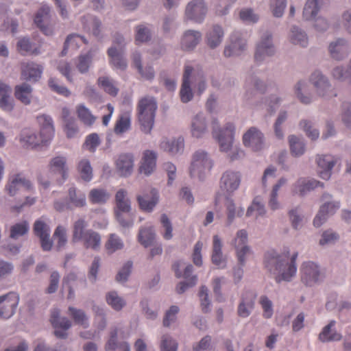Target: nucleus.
<instances>
[{"label": "nucleus", "mask_w": 351, "mask_h": 351, "mask_svg": "<svg viewBox=\"0 0 351 351\" xmlns=\"http://www.w3.org/2000/svg\"><path fill=\"white\" fill-rule=\"evenodd\" d=\"M53 237L56 242V247L58 250L62 249L67 243L66 229L62 226H58Z\"/></svg>", "instance_id": "nucleus-48"}, {"label": "nucleus", "mask_w": 351, "mask_h": 351, "mask_svg": "<svg viewBox=\"0 0 351 351\" xmlns=\"http://www.w3.org/2000/svg\"><path fill=\"white\" fill-rule=\"evenodd\" d=\"M105 246L108 252L112 253L116 250L121 249L123 247V243L118 236L111 234Z\"/></svg>", "instance_id": "nucleus-62"}, {"label": "nucleus", "mask_w": 351, "mask_h": 351, "mask_svg": "<svg viewBox=\"0 0 351 351\" xmlns=\"http://www.w3.org/2000/svg\"><path fill=\"white\" fill-rule=\"evenodd\" d=\"M19 302V295L11 292L0 296V317L8 319L15 313Z\"/></svg>", "instance_id": "nucleus-9"}, {"label": "nucleus", "mask_w": 351, "mask_h": 351, "mask_svg": "<svg viewBox=\"0 0 351 351\" xmlns=\"http://www.w3.org/2000/svg\"><path fill=\"white\" fill-rule=\"evenodd\" d=\"M290 38L291 43L294 45H298L304 47L308 44V38L306 34L295 27H293L291 29Z\"/></svg>", "instance_id": "nucleus-52"}, {"label": "nucleus", "mask_w": 351, "mask_h": 351, "mask_svg": "<svg viewBox=\"0 0 351 351\" xmlns=\"http://www.w3.org/2000/svg\"><path fill=\"white\" fill-rule=\"evenodd\" d=\"M77 170L84 180L90 181L92 179V167L88 159H82L79 162Z\"/></svg>", "instance_id": "nucleus-53"}, {"label": "nucleus", "mask_w": 351, "mask_h": 351, "mask_svg": "<svg viewBox=\"0 0 351 351\" xmlns=\"http://www.w3.org/2000/svg\"><path fill=\"white\" fill-rule=\"evenodd\" d=\"M206 7L202 0H193L186 6L185 14L188 19L201 23L206 14Z\"/></svg>", "instance_id": "nucleus-16"}, {"label": "nucleus", "mask_w": 351, "mask_h": 351, "mask_svg": "<svg viewBox=\"0 0 351 351\" xmlns=\"http://www.w3.org/2000/svg\"><path fill=\"white\" fill-rule=\"evenodd\" d=\"M241 183V176L237 172L226 171L221 178V195L228 196L236 191Z\"/></svg>", "instance_id": "nucleus-11"}, {"label": "nucleus", "mask_w": 351, "mask_h": 351, "mask_svg": "<svg viewBox=\"0 0 351 351\" xmlns=\"http://www.w3.org/2000/svg\"><path fill=\"white\" fill-rule=\"evenodd\" d=\"M329 51L332 58L341 60L348 55V47L343 40L339 39L330 45Z\"/></svg>", "instance_id": "nucleus-35"}, {"label": "nucleus", "mask_w": 351, "mask_h": 351, "mask_svg": "<svg viewBox=\"0 0 351 351\" xmlns=\"http://www.w3.org/2000/svg\"><path fill=\"white\" fill-rule=\"evenodd\" d=\"M158 193L155 189H149L147 193L137 197L140 208L147 212H151L158 202Z\"/></svg>", "instance_id": "nucleus-20"}, {"label": "nucleus", "mask_w": 351, "mask_h": 351, "mask_svg": "<svg viewBox=\"0 0 351 351\" xmlns=\"http://www.w3.org/2000/svg\"><path fill=\"white\" fill-rule=\"evenodd\" d=\"M98 84L105 92L112 96H116L118 88L114 86L113 82L108 77H100L98 79Z\"/></svg>", "instance_id": "nucleus-57"}, {"label": "nucleus", "mask_w": 351, "mask_h": 351, "mask_svg": "<svg viewBox=\"0 0 351 351\" xmlns=\"http://www.w3.org/2000/svg\"><path fill=\"white\" fill-rule=\"evenodd\" d=\"M117 330L114 329L110 332V339L106 344V351H130V346L126 342L118 343L117 342Z\"/></svg>", "instance_id": "nucleus-40"}, {"label": "nucleus", "mask_w": 351, "mask_h": 351, "mask_svg": "<svg viewBox=\"0 0 351 351\" xmlns=\"http://www.w3.org/2000/svg\"><path fill=\"white\" fill-rule=\"evenodd\" d=\"M160 147L165 152L171 155H174L182 150L184 148V139L179 137L177 139L163 141L160 143Z\"/></svg>", "instance_id": "nucleus-42"}, {"label": "nucleus", "mask_w": 351, "mask_h": 351, "mask_svg": "<svg viewBox=\"0 0 351 351\" xmlns=\"http://www.w3.org/2000/svg\"><path fill=\"white\" fill-rule=\"evenodd\" d=\"M76 114L78 119L87 126H92L97 119V117L84 104L76 106Z\"/></svg>", "instance_id": "nucleus-41"}, {"label": "nucleus", "mask_w": 351, "mask_h": 351, "mask_svg": "<svg viewBox=\"0 0 351 351\" xmlns=\"http://www.w3.org/2000/svg\"><path fill=\"white\" fill-rule=\"evenodd\" d=\"M34 23L45 34L51 35L53 28L51 25L50 8L47 5H43L36 14Z\"/></svg>", "instance_id": "nucleus-15"}, {"label": "nucleus", "mask_w": 351, "mask_h": 351, "mask_svg": "<svg viewBox=\"0 0 351 351\" xmlns=\"http://www.w3.org/2000/svg\"><path fill=\"white\" fill-rule=\"evenodd\" d=\"M213 167V162L203 150L197 151L193 156L190 167V176L191 178H197L202 180L208 174Z\"/></svg>", "instance_id": "nucleus-4"}, {"label": "nucleus", "mask_w": 351, "mask_h": 351, "mask_svg": "<svg viewBox=\"0 0 351 351\" xmlns=\"http://www.w3.org/2000/svg\"><path fill=\"white\" fill-rule=\"evenodd\" d=\"M37 121L40 125L39 135L30 129H24L21 132L19 142L25 148L46 145L53 136L54 127L51 117L43 114L37 117Z\"/></svg>", "instance_id": "nucleus-2"}, {"label": "nucleus", "mask_w": 351, "mask_h": 351, "mask_svg": "<svg viewBox=\"0 0 351 351\" xmlns=\"http://www.w3.org/2000/svg\"><path fill=\"white\" fill-rule=\"evenodd\" d=\"M66 160L63 156L53 158L49 164V173L51 178L60 182L64 181L67 177L68 168L66 167Z\"/></svg>", "instance_id": "nucleus-13"}, {"label": "nucleus", "mask_w": 351, "mask_h": 351, "mask_svg": "<svg viewBox=\"0 0 351 351\" xmlns=\"http://www.w3.org/2000/svg\"><path fill=\"white\" fill-rule=\"evenodd\" d=\"M318 167L321 169L319 171V176L324 180H328L331 176V171L337 162V160L330 155H323L317 159Z\"/></svg>", "instance_id": "nucleus-24"}, {"label": "nucleus", "mask_w": 351, "mask_h": 351, "mask_svg": "<svg viewBox=\"0 0 351 351\" xmlns=\"http://www.w3.org/2000/svg\"><path fill=\"white\" fill-rule=\"evenodd\" d=\"M245 41L241 38L240 33L235 32L231 36V44L225 47L224 56H238L245 49Z\"/></svg>", "instance_id": "nucleus-25"}, {"label": "nucleus", "mask_w": 351, "mask_h": 351, "mask_svg": "<svg viewBox=\"0 0 351 351\" xmlns=\"http://www.w3.org/2000/svg\"><path fill=\"white\" fill-rule=\"evenodd\" d=\"M34 233L40 239L41 247L44 251H49L53 246V242L50 239V228L43 219L35 221L33 228Z\"/></svg>", "instance_id": "nucleus-10"}, {"label": "nucleus", "mask_w": 351, "mask_h": 351, "mask_svg": "<svg viewBox=\"0 0 351 351\" xmlns=\"http://www.w3.org/2000/svg\"><path fill=\"white\" fill-rule=\"evenodd\" d=\"M289 145L291 154L295 156H300L304 152V145L295 136H290L289 137Z\"/></svg>", "instance_id": "nucleus-56"}, {"label": "nucleus", "mask_w": 351, "mask_h": 351, "mask_svg": "<svg viewBox=\"0 0 351 351\" xmlns=\"http://www.w3.org/2000/svg\"><path fill=\"white\" fill-rule=\"evenodd\" d=\"M206 122L204 118L199 114L194 117L191 124V134L195 138H200L205 133Z\"/></svg>", "instance_id": "nucleus-46"}, {"label": "nucleus", "mask_w": 351, "mask_h": 351, "mask_svg": "<svg viewBox=\"0 0 351 351\" xmlns=\"http://www.w3.org/2000/svg\"><path fill=\"white\" fill-rule=\"evenodd\" d=\"M323 186V184L314 179L306 180L305 178L299 179L293 189V193L304 195L306 192L317 187L318 186Z\"/></svg>", "instance_id": "nucleus-33"}, {"label": "nucleus", "mask_w": 351, "mask_h": 351, "mask_svg": "<svg viewBox=\"0 0 351 351\" xmlns=\"http://www.w3.org/2000/svg\"><path fill=\"white\" fill-rule=\"evenodd\" d=\"M41 65L34 62H23L21 64V78L23 80L37 82L43 73Z\"/></svg>", "instance_id": "nucleus-19"}, {"label": "nucleus", "mask_w": 351, "mask_h": 351, "mask_svg": "<svg viewBox=\"0 0 351 351\" xmlns=\"http://www.w3.org/2000/svg\"><path fill=\"white\" fill-rule=\"evenodd\" d=\"M32 88L30 85L23 83L14 88V97L24 105H29L32 98Z\"/></svg>", "instance_id": "nucleus-34"}, {"label": "nucleus", "mask_w": 351, "mask_h": 351, "mask_svg": "<svg viewBox=\"0 0 351 351\" xmlns=\"http://www.w3.org/2000/svg\"><path fill=\"white\" fill-rule=\"evenodd\" d=\"M339 207V202H328L323 204L313 220V225L315 227L321 226L327 217L333 215Z\"/></svg>", "instance_id": "nucleus-23"}, {"label": "nucleus", "mask_w": 351, "mask_h": 351, "mask_svg": "<svg viewBox=\"0 0 351 351\" xmlns=\"http://www.w3.org/2000/svg\"><path fill=\"white\" fill-rule=\"evenodd\" d=\"M92 58L93 55L90 51L86 55L79 56L76 67L80 73H84L88 71Z\"/></svg>", "instance_id": "nucleus-61"}, {"label": "nucleus", "mask_w": 351, "mask_h": 351, "mask_svg": "<svg viewBox=\"0 0 351 351\" xmlns=\"http://www.w3.org/2000/svg\"><path fill=\"white\" fill-rule=\"evenodd\" d=\"M5 189L9 195L14 196L21 190L31 191L32 185L29 180L21 174H17L10 179Z\"/></svg>", "instance_id": "nucleus-18"}, {"label": "nucleus", "mask_w": 351, "mask_h": 351, "mask_svg": "<svg viewBox=\"0 0 351 351\" xmlns=\"http://www.w3.org/2000/svg\"><path fill=\"white\" fill-rule=\"evenodd\" d=\"M161 351H177L178 343L169 335H164L160 343Z\"/></svg>", "instance_id": "nucleus-64"}, {"label": "nucleus", "mask_w": 351, "mask_h": 351, "mask_svg": "<svg viewBox=\"0 0 351 351\" xmlns=\"http://www.w3.org/2000/svg\"><path fill=\"white\" fill-rule=\"evenodd\" d=\"M274 51V47L271 41V35L266 34L257 45L254 56L255 61L260 62L265 60L266 56H272Z\"/></svg>", "instance_id": "nucleus-22"}, {"label": "nucleus", "mask_w": 351, "mask_h": 351, "mask_svg": "<svg viewBox=\"0 0 351 351\" xmlns=\"http://www.w3.org/2000/svg\"><path fill=\"white\" fill-rule=\"evenodd\" d=\"M130 128L131 114L129 112H124L118 117L114 127V132L120 135L128 131Z\"/></svg>", "instance_id": "nucleus-37"}, {"label": "nucleus", "mask_w": 351, "mask_h": 351, "mask_svg": "<svg viewBox=\"0 0 351 351\" xmlns=\"http://www.w3.org/2000/svg\"><path fill=\"white\" fill-rule=\"evenodd\" d=\"M29 224L26 221L17 223L10 228V235L12 239H18L23 236L29 231Z\"/></svg>", "instance_id": "nucleus-55"}, {"label": "nucleus", "mask_w": 351, "mask_h": 351, "mask_svg": "<svg viewBox=\"0 0 351 351\" xmlns=\"http://www.w3.org/2000/svg\"><path fill=\"white\" fill-rule=\"evenodd\" d=\"M132 60L135 67L138 69L141 76L147 80H151L154 77V71L152 67H146L143 69L141 65V56L138 53H135L132 56Z\"/></svg>", "instance_id": "nucleus-45"}, {"label": "nucleus", "mask_w": 351, "mask_h": 351, "mask_svg": "<svg viewBox=\"0 0 351 351\" xmlns=\"http://www.w3.org/2000/svg\"><path fill=\"white\" fill-rule=\"evenodd\" d=\"M286 5L287 0H270V9L276 17L282 16Z\"/></svg>", "instance_id": "nucleus-63"}, {"label": "nucleus", "mask_w": 351, "mask_h": 351, "mask_svg": "<svg viewBox=\"0 0 351 351\" xmlns=\"http://www.w3.org/2000/svg\"><path fill=\"white\" fill-rule=\"evenodd\" d=\"M331 74L333 78L337 80H348L349 82L351 83V60L346 70H345L342 66H338L332 69Z\"/></svg>", "instance_id": "nucleus-51"}, {"label": "nucleus", "mask_w": 351, "mask_h": 351, "mask_svg": "<svg viewBox=\"0 0 351 351\" xmlns=\"http://www.w3.org/2000/svg\"><path fill=\"white\" fill-rule=\"evenodd\" d=\"M335 321L332 320L326 325L319 333V339L322 342L339 341L341 339L342 336L340 333L332 330L335 325Z\"/></svg>", "instance_id": "nucleus-36"}, {"label": "nucleus", "mask_w": 351, "mask_h": 351, "mask_svg": "<svg viewBox=\"0 0 351 351\" xmlns=\"http://www.w3.org/2000/svg\"><path fill=\"white\" fill-rule=\"evenodd\" d=\"M87 222L83 219L76 220L73 224L71 243H76L81 241L85 237Z\"/></svg>", "instance_id": "nucleus-39"}, {"label": "nucleus", "mask_w": 351, "mask_h": 351, "mask_svg": "<svg viewBox=\"0 0 351 351\" xmlns=\"http://www.w3.org/2000/svg\"><path fill=\"white\" fill-rule=\"evenodd\" d=\"M116 167L121 176H130L134 167L133 156L129 154H121L116 161Z\"/></svg>", "instance_id": "nucleus-27"}, {"label": "nucleus", "mask_w": 351, "mask_h": 351, "mask_svg": "<svg viewBox=\"0 0 351 351\" xmlns=\"http://www.w3.org/2000/svg\"><path fill=\"white\" fill-rule=\"evenodd\" d=\"M193 71V67L186 65L183 75V82L180 92L181 101L184 103L189 101L193 98V93L190 86V77Z\"/></svg>", "instance_id": "nucleus-26"}, {"label": "nucleus", "mask_w": 351, "mask_h": 351, "mask_svg": "<svg viewBox=\"0 0 351 351\" xmlns=\"http://www.w3.org/2000/svg\"><path fill=\"white\" fill-rule=\"evenodd\" d=\"M82 43H87V40L85 38L78 34L69 35L67 36L64 43V49L62 51V55H65L66 53V50L69 49H77Z\"/></svg>", "instance_id": "nucleus-44"}, {"label": "nucleus", "mask_w": 351, "mask_h": 351, "mask_svg": "<svg viewBox=\"0 0 351 351\" xmlns=\"http://www.w3.org/2000/svg\"><path fill=\"white\" fill-rule=\"evenodd\" d=\"M50 322L55 328L54 335L58 338H65L66 330L71 327V322L66 317H60V310L54 308L51 311Z\"/></svg>", "instance_id": "nucleus-14"}, {"label": "nucleus", "mask_w": 351, "mask_h": 351, "mask_svg": "<svg viewBox=\"0 0 351 351\" xmlns=\"http://www.w3.org/2000/svg\"><path fill=\"white\" fill-rule=\"evenodd\" d=\"M247 241V234L245 230H241L237 232L234 239L235 248L239 264L243 266L245 263L244 256L250 253V248L245 245Z\"/></svg>", "instance_id": "nucleus-21"}, {"label": "nucleus", "mask_w": 351, "mask_h": 351, "mask_svg": "<svg viewBox=\"0 0 351 351\" xmlns=\"http://www.w3.org/2000/svg\"><path fill=\"white\" fill-rule=\"evenodd\" d=\"M243 141L245 146L254 151H259L263 147V136L258 129L251 128L244 134Z\"/></svg>", "instance_id": "nucleus-17"}, {"label": "nucleus", "mask_w": 351, "mask_h": 351, "mask_svg": "<svg viewBox=\"0 0 351 351\" xmlns=\"http://www.w3.org/2000/svg\"><path fill=\"white\" fill-rule=\"evenodd\" d=\"M323 1L324 0H308L304 8L303 18L306 21L315 19Z\"/></svg>", "instance_id": "nucleus-43"}, {"label": "nucleus", "mask_w": 351, "mask_h": 351, "mask_svg": "<svg viewBox=\"0 0 351 351\" xmlns=\"http://www.w3.org/2000/svg\"><path fill=\"white\" fill-rule=\"evenodd\" d=\"M298 253H294L289 258V251L287 250L282 255H278L274 251L267 252L265 256V267L276 274V281H290L297 271L295 261Z\"/></svg>", "instance_id": "nucleus-1"}, {"label": "nucleus", "mask_w": 351, "mask_h": 351, "mask_svg": "<svg viewBox=\"0 0 351 351\" xmlns=\"http://www.w3.org/2000/svg\"><path fill=\"white\" fill-rule=\"evenodd\" d=\"M310 80L319 96L326 98L337 96V94L330 88L328 79L321 72L316 71L313 73Z\"/></svg>", "instance_id": "nucleus-7"}, {"label": "nucleus", "mask_w": 351, "mask_h": 351, "mask_svg": "<svg viewBox=\"0 0 351 351\" xmlns=\"http://www.w3.org/2000/svg\"><path fill=\"white\" fill-rule=\"evenodd\" d=\"M300 274L301 280L306 286L315 285L322 277L319 266L311 261L302 263L300 268Z\"/></svg>", "instance_id": "nucleus-8"}, {"label": "nucleus", "mask_w": 351, "mask_h": 351, "mask_svg": "<svg viewBox=\"0 0 351 351\" xmlns=\"http://www.w3.org/2000/svg\"><path fill=\"white\" fill-rule=\"evenodd\" d=\"M201 38L202 34L199 32L188 30L182 36L181 47L184 50H191L199 43Z\"/></svg>", "instance_id": "nucleus-30"}, {"label": "nucleus", "mask_w": 351, "mask_h": 351, "mask_svg": "<svg viewBox=\"0 0 351 351\" xmlns=\"http://www.w3.org/2000/svg\"><path fill=\"white\" fill-rule=\"evenodd\" d=\"M156 154L155 152L146 150L143 153L140 172L145 175H149L153 172L156 167Z\"/></svg>", "instance_id": "nucleus-31"}, {"label": "nucleus", "mask_w": 351, "mask_h": 351, "mask_svg": "<svg viewBox=\"0 0 351 351\" xmlns=\"http://www.w3.org/2000/svg\"><path fill=\"white\" fill-rule=\"evenodd\" d=\"M180 265V262H176L173 265V269L176 273V277L180 278L183 276L187 280V282H180L177 286L176 291L180 294L184 293L189 287L194 286L197 282V276H191L193 271V266L191 265L186 266L183 275H182L181 272L179 271Z\"/></svg>", "instance_id": "nucleus-12"}, {"label": "nucleus", "mask_w": 351, "mask_h": 351, "mask_svg": "<svg viewBox=\"0 0 351 351\" xmlns=\"http://www.w3.org/2000/svg\"><path fill=\"white\" fill-rule=\"evenodd\" d=\"M287 183L285 178H280L278 183L275 184L269 194V206L272 210H276L279 208V204L277 201L278 191L279 189Z\"/></svg>", "instance_id": "nucleus-54"}, {"label": "nucleus", "mask_w": 351, "mask_h": 351, "mask_svg": "<svg viewBox=\"0 0 351 351\" xmlns=\"http://www.w3.org/2000/svg\"><path fill=\"white\" fill-rule=\"evenodd\" d=\"M86 205V196L84 193L77 192L73 186L69 189L68 198L63 202H56L54 208L59 212L71 209L72 207H83Z\"/></svg>", "instance_id": "nucleus-6"}, {"label": "nucleus", "mask_w": 351, "mask_h": 351, "mask_svg": "<svg viewBox=\"0 0 351 351\" xmlns=\"http://www.w3.org/2000/svg\"><path fill=\"white\" fill-rule=\"evenodd\" d=\"M81 241L85 248L98 250L101 245V237L97 232L89 229L86 231L85 237Z\"/></svg>", "instance_id": "nucleus-38"}, {"label": "nucleus", "mask_w": 351, "mask_h": 351, "mask_svg": "<svg viewBox=\"0 0 351 351\" xmlns=\"http://www.w3.org/2000/svg\"><path fill=\"white\" fill-rule=\"evenodd\" d=\"M155 238L152 228H142L139 231L138 241L145 247L152 245Z\"/></svg>", "instance_id": "nucleus-50"}, {"label": "nucleus", "mask_w": 351, "mask_h": 351, "mask_svg": "<svg viewBox=\"0 0 351 351\" xmlns=\"http://www.w3.org/2000/svg\"><path fill=\"white\" fill-rule=\"evenodd\" d=\"M106 301L116 311L121 310L125 304V301L119 297L115 291H111L107 294Z\"/></svg>", "instance_id": "nucleus-59"}, {"label": "nucleus", "mask_w": 351, "mask_h": 351, "mask_svg": "<svg viewBox=\"0 0 351 351\" xmlns=\"http://www.w3.org/2000/svg\"><path fill=\"white\" fill-rule=\"evenodd\" d=\"M157 108L155 98L151 96H145L138 102L136 107L138 120L141 130L145 134L150 133L153 128Z\"/></svg>", "instance_id": "nucleus-3"}, {"label": "nucleus", "mask_w": 351, "mask_h": 351, "mask_svg": "<svg viewBox=\"0 0 351 351\" xmlns=\"http://www.w3.org/2000/svg\"><path fill=\"white\" fill-rule=\"evenodd\" d=\"M109 198V194L102 189H93L89 193V200L92 204H104Z\"/></svg>", "instance_id": "nucleus-49"}, {"label": "nucleus", "mask_w": 351, "mask_h": 351, "mask_svg": "<svg viewBox=\"0 0 351 351\" xmlns=\"http://www.w3.org/2000/svg\"><path fill=\"white\" fill-rule=\"evenodd\" d=\"M122 47L117 49L116 47H112L108 50V55L110 58V64L116 69L125 70L127 67V63L123 58Z\"/></svg>", "instance_id": "nucleus-32"}, {"label": "nucleus", "mask_w": 351, "mask_h": 351, "mask_svg": "<svg viewBox=\"0 0 351 351\" xmlns=\"http://www.w3.org/2000/svg\"><path fill=\"white\" fill-rule=\"evenodd\" d=\"M255 295L252 292L246 293L242 296L241 303L238 306V315L241 317H247L254 308Z\"/></svg>", "instance_id": "nucleus-29"}, {"label": "nucleus", "mask_w": 351, "mask_h": 351, "mask_svg": "<svg viewBox=\"0 0 351 351\" xmlns=\"http://www.w3.org/2000/svg\"><path fill=\"white\" fill-rule=\"evenodd\" d=\"M100 143L99 135L97 133H92L86 137L83 147L90 152H95Z\"/></svg>", "instance_id": "nucleus-58"}, {"label": "nucleus", "mask_w": 351, "mask_h": 351, "mask_svg": "<svg viewBox=\"0 0 351 351\" xmlns=\"http://www.w3.org/2000/svg\"><path fill=\"white\" fill-rule=\"evenodd\" d=\"M48 85L51 90L58 95L66 97L71 95V91L66 86L60 85L58 80L56 78L51 77L48 81Z\"/></svg>", "instance_id": "nucleus-60"}, {"label": "nucleus", "mask_w": 351, "mask_h": 351, "mask_svg": "<svg viewBox=\"0 0 351 351\" xmlns=\"http://www.w3.org/2000/svg\"><path fill=\"white\" fill-rule=\"evenodd\" d=\"M234 126L227 123L221 129V152H228L233 147Z\"/></svg>", "instance_id": "nucleus-28"}, {"label": "nucleus", "mask_w": 351, "mask_h": 351, "mask_svg": "<svg viewBox=\"0 0 351 351\" xmlns=\"http://www.w3.org/2000/svg\"><path fill=\"white\" fill-rule=\"evenodd\" d=\"M127 191L124 189L119 190L115 195L117 210L116 217L123 227H130L132 225L133 218L130 213V202L127 197Z\"/></svg>", "instance_id": "nucleus-5"}, {"label": "nucleus", "mask_w": 351, "mask_h": 351, "mask_svg": "<svg viewBox=\"0 0 351 351\" xmlns=\"http://www.w3.org/2000/svg\"><path fill=\"white\" fill-rule=\"evenodd\" d=\"M206 42L210 49L216 48L219 44V26L213 25L210 28L206 36Z\"/></svg>", "instance_id": "nucleus-47"}]
</instances>
